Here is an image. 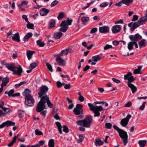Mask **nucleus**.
I'll return each mask as SVG.
<instances>
[{"instance_id":"1","label":"nucleus","mask_w":147,"mask_h":147,"mask_svg":"<svg viewBox=\"0 0 147 147\" xmlns=\"http://www.w3.org/2000/svg\"><path fill=\"white\" fill-rule=\"evenodd\" d=\"M92 121L91 116H88L86 117L84 119L79 120L77 121L76 123L78 125L83 126L80 127L79 129L81 131H84L85 130L84 127L86 128L90 127Z\"/></svg>"},{"instance_id":"2","label":"nucleus","mask_w":147,"mask_h":147,"mask_svg":"<svg viewBox=\"0 0 147 147\" xmlns=\"http://www.w3.org/2000/svg\"><path fill=\"white\" fill-rule=\"evenodd\" d=\"M47 103L49 107L52 108L53 107V104H52L49 99V97L40 100L38 103L36 107V111L37 112H40L42 110L46 109L45 104Z\"/></svg>"},{"instance_id":"3","label":"nucleus","mask_w":147,"mask_h":147,"mask_svg":"<svg viewBox=\"0 0 147 147\" xmlns=\"http://www.w3.org/2000/svg\"><path fill=\"white\" fill-rule=\"evenodd\" d=\"M72 22V19H69V17L66 20L63 21L60 25V26L61 27L59 29V31L65 32L69 28L68 26L71 25Z\"/></svg>"},{"instance_id":"4","label":"nucleus","mask_w":147,"mask_h":147,"mask_svg":"<svg viewBox=\"0 0 147 147\" xmlns=\"http://www.w3.org/2000/svg\"><path fill=\"white\" fill-rule=\"evenodd\" d=\"M48 87L45 85H43L40 87V90L38 94L39 95L38 98H41L40 100L45 99L48 97L46 94L49 90Z\"/></svg>"},{"instance_id":"5","label":"nucleus","mask_w":147,"mask_h":147,"mask_svg":"<svg viewBox=\"0 0 147 147\" xmlns=\"http://www.w3.org/2000/svg\"><path fill=\"white\" fill-rule=\"evenodd\" d=\"M9 70L13 71V74L18 76H21L23 72V69L21 66L19 65L18 67H16L14 63H11Z\"/></svg>"},{"instance_id":"6","label":"nucleus","mask_w":147,"mask_h":147,"mask_svg":"<svg viewBox=\"0 0 147 147\" xmlns=\"http://www.w3.org/2000/svg\"><path fill=\"white\" fill-rule=\"evenodd\" d=\"M119 136L123 142L124 146H125L128 142V136L127 132L124 130L122 129L119 132Z\"/></svg>"},{"instance_id":"7","label":"nucleus","mask_w":147,"mask_h":147,"mask_svg":"<svg viewBox=\"0 0 147 147\" xmlns=\"http://www.w3.org/2000/svg\"><path fill=\"white\" fill-rule=\"evenodd\" d=\"M135 79V78L133 76H131L128 79L127 82L128 86L131 89L132 93H134L137 90V88L134 84L131 83V82L134 81Z\"/></svg>"},{"instance_id":"8","label":"nucleus","mask_w":147,"mask_h":147,"mask_svg":"<svg viewBox=\"0 0 147 147\" xmlns=\"http://www.w3.org/2000/svg\"><path fill=\"white\" fill-rule=\"evenodd\" d=\"M131 115L130 114L127 115L126 117L122 119L120 122L121 125L123 127H126L128 124L129 119L131 117Z\"/></svg>"},{"instance_id":"9","label":"nucleus","mask_w":147,"mask_h":147,"mask_svg":"<svg viewBox=\"0 0 147 147\" xmlns=\"http://www.w3.org/2000/svg\"><path fill=\"white\" fill-rule=\"evenodd\" d=\"M25 103L27 106L31 107L33 105L34 100L32 96L25 98Z\"/></svg>"},{"instance_id":"10","label":"nucleus","mask_w":147,"mask_h":147,"mask_svg":"<svg viewBox=\"0 0 147 147\" xmlns=\"http://www.w3.org/2000/svg\"><path fill=\"white\" fill-rule=\"evenodd\" d=\"M56 61L58 64L60 66H64L66 63L65 60L62 59L60 57H57L56 59Z\"/></svg>"},{"instance_id":"11","label":"nucleus","mask_w":147,"mask_h":147,"mask_svg":"<svg viewBox=\"0 0 147 147\" xmlns=\"http://www.w3.org/2000/svg\"><path fill=\"white\" fill-rule=\"evenodd\" d=\"M129 38L131 41H138L142 38V36L138 34H137L134 35L129 36Z\"/></svg>"},{"instance_id":"12","label":"nucleus","mask_w":147,"mask_h":147,"mask_svg":"<svg viewBox=\"0 0 147 147\" xmlns=\"http://www.w3.org/2000/svg\"><path fill=\"white\" fill-rule=\"evenodd\" d=\"M99 29L100 32L101 33H107L109 31V28L107 26L100 27Z\"/></svg>"},{"instance_id":"13","label":"nucleus","mask_w":147,"mask_h":147,"mask_svg":"<svg viewBox=\"0 0 147 147\" xmlns=\"http://www.w3.org/2000/svg\"><path fill=\"white\" fill-rule=\"evenodd\" d=\"M121 26L119 25H116L112 27V30L113 33H117L119 32L121 30Z\"/></svg>"},{"instance_id":"14","label":"nucleus","mask_w":147,"mask_h":147,"mask_svg":"<svg viewBox=\"0 0 147 147\" xmlns=\"http://www.w3.org/2000/svg\"><path fill=\"white\" fill-rule=\"evenodd\" d=\"M50 10L45 8H42L40 11V14L41 16H44L47 15L50 11Z\"/></svg>"},{"instance_id":"15","label":"nucleus","mask_w":147,"mask_h":147,"mask_svg":"<svg viewBox=\"0 0 147 147\" xmlns=\"http://www.w3.org/2000/svg\"><path fill=\"white\" fill-rule=\"evenodd\" d=\"M30 90L28 88L26 89L24 91L23 93V95L25 97V98H27L32 96L30 94Z\"/></svg>"},{"instance_id":"16","label":"nucleus","mask_w":147,"mask_h":147,"mask_svg":"<svg viewBox=\"0 0 147 147\" xmlns=\"http://www.w3.org/2000/svg\"><path fill=\"white\" fill-rule=\"evenodd\" d=\"M9 79L7 77H5L2 80L1 85V87L3 88V87L5 86L9 81Z\"/></svg>"},{"instance_id":"17","label":"nucleus","mask_w":147,"mask_h":147,"mask_svg":"<svg viewBox=\"0 0 147 147\" xmlns=\"http://www.w3.org/2000/svg\"><path fill=\"white\" fill-rule=\"evenodd\" d=\"M12 39L14 41L18 42H20V36L18 32H17L14 34L12 37Z\"/></svg>"},{"instance_id":"18","label":"nucleus","mask_w":147,"mask_h":147,"mask_svg":"<svg viewBox=\"0 0 147 147\" xmlns=\"http://www.w3.org/2000/svg\"><path fill=\"white\" fill-rule=\"evenodd\" d=\"M71 51V49H66L65 50H62L60 53V55L61 56H62L64 55H67L68 53H70Z\"/></svg>"},{"instance_id":"19","label":"nucleus","mask_w":147,"mask_h":147,"mask_svg":"<svg viewBox=\"0 0 147 147\" xmlns=\"http://www.w3.org/2000/svg\"><path fill=\"white\" fill-rule=\"evenodd\" d=\"M147 21V19L146 17L144 16L141 17L138 21L140 25L145 24Z\"/></svg>"},{"instance_id":"20","label":"nucleus","mask_w":147,"mask_h":147,"mask_svg":"<svg viewBox=\"0 0 147 147\" xmlns=\"http://www.w3.org/2000/svg\"><path fill=\"white\" fill-rule=\"evenodd\" d=\"M35 52L34 51L27 50L26 52V55L29 60H30L32 58L33 54Z\"/></svg>"},{"instance_id":"21","label":"nucleus","mask_w":147,"mask_h":147,"mask_svg":"<svg viewBox=\"0 0 147 147\" xmlns=\"http://www.w3.org/2000/svg\"><path fill=\"white\" fill-rule=\"evenodd\" d=\"M103 142L99 138H98L95 140V144L96 146H101L103 144Z\"/></svg>"},{"instance_id":"22","label":"nucleus","mask_w":147,"mask_h":147,"mask_svg":"<svg viewBox=\"0 0 147 147\" xmlns=\"http://www.w3.org/2000/svg\"><path fill=\"white\" fill-rule=\"evenodd\" d=\"M91 59L92 61L97 62L101 60V57H100L99 55H97L92 57Z\"/></svg>"},{"instance_id":"23","label":"nucleus","mask_w":147,"mask_h":147,"mask_svg":"<svg viewBox=\"0 0 147 147\" xmlns=\"http://www.w3.org/2000/svg\"><path fill=\"white\" fill-rule=\"evenodd\" d=\"M89 20V18L87 17L83 16L81 18V20L83 24L86 25V22H87Z\"/></svg>"},{"instance_id":"24","label":"nucleus","mask_w":147,"mask_h":147,"mask_svg":"<svg viewBox=\"0 0 147 147\" xmlns=\"http://www.w3.org/2000/svg\"><path fill=\"white\" fill-rule=\"evenodd\" d=\"M140 25V24H139L138 21L137 22L134 23L131 28V30L132 31H133L136 28L138 27Z\"/></svg>"},{"instance_id":"25","label":"nucleus","mask_w":147,"mask_h":147,"mask_svg":"<svg viewBox=\"0 0 147 147\" xmlns=\"http://www.w3.org/2000/svg\"><path fill=\"white\" fill-rule=\"evenodd\" d=\"M142 67V66L138 67L137 69H136L134 70V73L135 74H141L142 73L141 69Z\"/></svg>"},{"instance_id":"26","label":"nucleus","mask_w":147,"mask_h":147,"mask_svg":"<svg viewBox=\"0 0 147 147\" xmlns=\"http://www.w3.org/2000/svg\"><path fill=\"white\" fill-rule=\"evenodd\" d=\"M55 124L58 127V129L60 134H62L63 132L62 130V126L61 123L59 122H56Z\"/></svg>"},{"instance_id":"27","label":"nucleus","mask_w":147,"mask_h":147,"mask_svg":"<svg viewBox=\"0 0 147 147\" xmlns=\"http://www.w3.org/2000/svg\"><path fill=\"white\" fill-rule=\"evenodd\" d=\"M32 36V34L31 32H28L26 35H25L24 38V42L27 41Z\"/></svg>"},{"instance_id":"28","label":"nucleus","mask_w":147,"mask_h":147,"mask_svg":"<svg viewBox=\"0 0 147 147\" xmlns=\"http://www.w3.org/2000/svg\"><path fill=\"white\" fill-rule=\"evenodd\" d=\"M18 136V135L17 136H15L13 138L12 141L8 145V146L9 147L11 146L13 144L16 142V140Z\"/></svg>"},{"instance_id":"29","label":"nucleus","mask_w":147,"mask_h":147,"mask_svg":"<svg viewBox=\"0 0 147 147\" xmlns=\"http://www.w3.org/2000/svg\"><path fill=\"white\" fill-rule=\"evenodd\" d=\"M147 143L146 140H140L138 141L140 147H144Z\"/></svg>"},{"instance_id":"30","label":"nucleus","mask_w":147,"mask_h":147,"mask_svg":"<svg viewBox=\"0 0 147 147\" xmlns=\"http://www.w3.org/2000/svg\"><path fill=\"white\" fill-rule=\"evenodd\" d=\"M62 35L63 33L61 32H56L54 34V37L56 39H59L62 36Z\"/></svg>"},{"instance_id":"31","label":"nucleus","mask_w":147,"mask_h":147,"mask_svg":"<svg viewBox=\"0 0 147 147\" xmlns=\"http://www.w3.org/2000/svg\"><path fill=\"white\" fill-rule=\"evenodd\" d=\"M73 112L76 115H79L83 113L82 110H80L77 108H74L73 110Z\"/></svg>"},{"instance_id":"32","label":"nucleus","mask_w":147,"mask_h":147,"mask_svg":"<svg viewBox=\"0 0 147 147\" xmlns=\"http://www.w3.org/2000/svg\"><path fill=\"white\" fill-rule=\"evenodd\" d=\"M78 137L79 138L77 140V142L78 143H80L83 140L85 136L84 134H80L78 135Z\"/></svg>"},{"instance_id":"33","label":"nucleus","mask_w":147,"mask_h":147,"mask_svg":"<svg viewBox=\"0 0 147 147\" xmlns=\"http://www.w3.org/2000/svg\"><path fill=\"white\" fill-rule=\"evenodd\" d=\"M134 0H122L123 3L128 6L131 3H133Z\"/></svg>"},{"instance_id":"34","label":"nucleus","mask_w":147,"mask_h":147,"mask_svg":"<svg viewBox=\"0 0 147 147\" xmlns=\"http://www.w3.org/2000/svg\"><path fill=\"white\" fill-rule=\"evenodd\" d=\"M14 91V89H11L8 91H7L5 92V94H8L9 96H12L13 95V93Z\"/></svg>"},{"instance_id":"35","label":"nucleus","mask_w":147,"mask_h":147,"mask_svg":"<svg viewBox=\"0 0 147 147\" xmlns=\"http://www.w3.org/2000/svg\"><path fill=\"white\" fill-rule=\"evenodd\" d=\"M49 147H54L55 142L53 139H50L48 142V144Z\"/></svg>"},{"instance_id":"36","label":"nucleus","mask_w":147,"mask_h":147,"mask_svg":"<svg viewBox=\"0 0 147 147\" xmlns=\"http://www.w3.org/2000/svg\"><path fill=\"white\" fill-rule=\"evenodd\" d=\"M55 20L53 19H52L49 22V28L51 29L53 27H54L55 26Z\"/></svg>"},{"instance_id":"37","label":"nucleus","mask_w":147,"mask_h":147,"mask_svg":"<svg viewBox=\"0 0 147 147\" xmlns=\"http://www.w3.org/2000/svg\"><path fill=\"white\" fill-rule=\"evenodd\" d=\"M5 122L6 127L14 126L15 124V122L9 120L6 121Z\"/></svg>"},{"instance_id":"38","label":"nucleus","mask_w":147,"mask_h":147,"mask_svg":"<svg viewBox=\"0 0 147 147\" xmlns=\"http://www.w3.org/2000/svg\"><path fill=\"white\" fill-rule=\"evenodd\" d=\"M27 82L24 81L20 82L19 84H16L15 85V88L17 89L19 88L21 86L26 84Z\"/></svg>"},{"instance_id":"39","label":"nucleus","mask_w":147,"mask_h":147,"mask_svg":"<svg viewBox=\"0 0 147 147\" xmlns=\"http://www.w3.org/2000/svg\"><path fill=\"white\" fill-rule=\"evenodd\" d=\"M147 41L145 39H142L139 42V46H146L147 45Z\"/></svg>"},{"instance_id":"40","label":"nucleus","mask_w":147,"mask_h":147,"mask_svg":"<svg viewBox=\"0 0 147 147\" xmlns=\"http://www.w3.org/2000/svg\"><path fill=\"white\" fill-rule=\"evenodd\" d=\"M27 23L28 24L26 25V26L28 28L32 29H34V24H33L30 23L29 21L27 22Z\"/></svg>"},{"instance_id":"41","label":"nucleus","mask_w":147,"mask_h":147,"mask_svg":"<svg viewBox=\"0 0 147 147\" xmlns=\"http://www.w3.org/2000/svg\"><path fill=\"white\" fill-rule=\"evenodd\" d=\"M132 74L131 72H128L127 74L124 75V80H128L129 78L132 75Z\"/></svg>"},{"instance_id":"42","label":"nucleus","mask_w":147,"mask_h":147,"mask_svg":"<svg viewBox=\"0 0 147 147\" xmlns=\"http://www.w3.org/2000/svg\"><path fill=\"white\" fill-rule=\"evenodd\" d=\"M2 65H5L6 67L9 70L11 64H9L5 62L4 61H2L1 62Z\"/></svg>"},{"instance_id":"43","label":"nucleus","mask_w":147,"mask_h":147,"mask_svg":"<svg viewBox=\"0 0 147 147\" xmlns=\"http://www.w3.org/2000/svg\"><path fill=\"white\" fill-rule=\"evenodd\" d=\"M2 109L4 111V113L5 114V115L9 113L11 111V109L9 108L3 107Z\"/></svg>"},{"instance_id":"44","label":"nucleus","mask_w":147,"mask_h":147,"mask_svg":"<svg viewBox=\"0 0 147 147\" xmlns=\"http://www.w3.org/2000/svg\"><path fill=\"white\" fill-rule=\"evenodd\" d=\"M88 105L90 108V110L93 111L95 110V106H94L91 103H88Z\"/></svg>"},{"instance_id":"45","label":"nucleus","mask_w":147,"mask_h":147,"mask_svg":"<svg viewBox=\"0 0 147 147\" xmlns=\"http://www.w3.org/2000/svg\"><path fill=\"white\" fill-rule=\"evenodd\" d=\"M37 45L39 46H44L45 44L40 39L36 41Z\"/></svg>"},{"instance_id":"46","label":"nucleus","mask_w":147,"mask_h":147,"mask_svg":"<svg viewBox=\"0 0 147 147\" xmlns=\"http://www.w3.org/2000/svg\"><path fill=\"white\" fill-rule=\"evenodd\" d=\"M65 13L63 12H60L58 15L57 18L59 20H60L63 18Z\"/></svg>"},{"instance_id":"47","label":"nucleus","mask_w":147,"mask_h":147,"mask_svg":"<svg viewBox=\"0 0 147 147\" xmlns=\"http://www.w3.org/2000/svg\"><path fill=\"white\" fill-rule=\"evenodd\" d=\"M103 110V109L101 106H96L95 110L98 112L101 111Z\"/></svg>"},{"instance_id":"48","label":"nucleus","mask_w":147,"mask_h":147,"mask_svg":"<svg viewBox=\"0 0 147 147\" xmlns=\"http://www.w3.org/2000/svg\"><path fill=\"white\" fill-rule=\"evenodd\" d=\"M46 65L47 67V68L48 70L51 72H53V69H52V67L51 65L48 63H46Z\"/></svg>"},{"instance_id":"49","label":"nucleus","mask_w":147,"mask_h":147,"mask_svg":"<svg viewBox=\"0 0 147 147\" xmlns=\"http://www.w3.org/2000/svg\"><path fill=\"white\" fill-rule=\"evenodd\" d=\"M109 3L107 2H104L103 3H101L100 5V6L101 7H104L107 6L109 5Z\"/></svg>"},{"instance_id":"50","label":"nucleus","mask_w":147,"mask_h":147,"mask_svg":"<svg viewBox=\"0 0 147 147\" xmlns=\"http://www.w3.org/2000/svg\"><path fill=\"white\" fill-rule=\"evenodd\" d=\"M37 65V63H36L34 62L30 64V67L32 70L34 69Z\"/></svg>"},{"instance_id":"51","label":"nucleus","mask_w":147,"mask_h":147,"mask_svg":"<svg viewBox=\"0 0 147 147\" xmlns=\"http://www.w3.org/2000/svg\"><path fill=\"white\" fill-rule=\"evenodd\" d=\"M134 45L135 46H138V44L135 41H132L129 42L128 44V46H133Z\"/></svg>"},{"instance_id":"52","label":"nucleus","mask_w":147,"mask_h":147,"mask_svg":"<svg viewBox=\"0 0 147 147\" xmlns=\"http://www.w3.org/2000/svg\"><path fill=\"white\" fill-rule=\"evenodd\" d=\"M146 102H144L142 105L140 106L139 109L141 111H143L145 108Z\"/></svg>"},{"instance_id":"53","label":"nucleus","mask_w":147,"mask_h":147,"mask_svg":"<svg viewBox=\"0 0 147 147\" xmlns=\"http://www.w3.org/2000/svg\"><path fill=\"white\" fill-rule=\"evenodd\" d=\"M57 84L58 88H60L65 84L64 83H62L58 81L57 82Z\"/></svg>"},{"instance_id":"54","label":"nucleus","mask_w":147,"mask_h":147,"mask_svg":"<svg viewBox=\"0 0 147 147\" xmlns=\"http://www.w3.org/2000/svg\"><path fill=\"white\" fill-rule=\"evenodd\" d=\"M63 131L66 133L69 132L68 128L65 125H64L63 126Z\"/></svg>"},{"instance_id":"55","label":"nucleus","mask_w":147,"mask_h":147,"mask_svg":"<svg viewBox=\"0 0 147 147\" xmlns=\"http://www.w3.org/2000/svg\"><path fill=\"white\" fill-rule=\"evenodd\" d=\"M35 134L36 135H43L42 132L41 131H39L38 129H36L35 130Z\"/></svg>"},{"instance_id":"56","label":"nucleus","mask_w":147,"mask_h":147,"mask_svg":"<svg viewBox=\"0 0 147 147\" xmlns=\"http://www.w3.org/2000/svg\"><path fill=\"white\" fill-rule=\"evenodd\" d=\"M58 1L57 0H55L53 1L51 4V7H53L55 5H56L57 4H58Z\"/></svg>"},{"instance_id":"57","label":"nucleus","mask_w":147,"mask_h":147,"mask_svg":"<svg viewBox=\"0 0 147 147\" xmlns=\"http://www.w3.org/2000/svg\"><path fill=\"white\" fill-rule=\"evenodd\" d=\"M93 112L94 113V117L99 116L100 115V113L99 112L95 110Z\"/></svg>"},{"instance_id":"58","label":"nucleus","mask_w":147,"mask_h":147,"mask_svg":"<svg viewBox=\"0 0 147 147\" xmlns=\"http://www.w3.org/2000/svg\"><path fill=\"white\" fill-rule=\"evenodd\" d=\"M105 127L107 129H110L112 127V124L110 123H106L105 124Z\"/></svg>"},{"instance_id":"59","label":"nucleus","mask_w":147,"mask_h":147,"mask_svg":"<svg viewBox=\"0 0 147 147\" xmlns=\"http://www.w3.org/2000/svg\"><path fill=\"white\" fill-rule=\"evenodd\" d=\"M132 105V103L131 102L129 101L127 104H125L124 105V107H130Z\"/></svg>"},{"instance_id":"60","label":"nucleus","mask_w":147,"mask_h":147,"mask_svg":"<svg viewBox=\"0 0 147 147\" xmlns=\"http://www.w3.org/2000/svg\"><path fill=\"white\" fill-rule=\"evenodd\" d=\"M113 127L115 130L117 131L118 133L120 131L122 130V129H120L118 127L115 125H113Z\"/></svg>"},{"instance_id":"61","label":"nucleus","mask_w":147,"mask_h":147,"mask_svg":"<svg viewBox=\"0 0 147 147\" xmlns=\"http://www.w3.org/2000/svg\"><path fill=\"white\" fill-rule=\"evenodd\" d=\"M97 29L96 28H92L90 30V33L91 34L94 33L95 32H97Z\"/></svg>"},{"instance_id":"62","label":"nucleus","mask_w":147,"mask_h":147,"mask_svg":"<svg viewBox=\"0 0 147 147\" xmlns=\"http://www.w3.org/2000/svg\"><path fill=\"white\" fill-rule=\"evenodd\" d=\"M82 107L83 106L82 105L80 104H78L76 105L75 108H77L79 110H81L82 108Z\"/></svg>"},{"instance_id":"63","label":"nucleus","mask_w":147,"mask_h":147,"mask_svg":"<svg viewBox=\"0 0 147 147\" xmlns=\"http://www.w3.org/2000/svg\"><path fill=\"white\" fill-rule=\"evenodd\" d=\"M138 19V16L137 15H134L133 16V18L132 20V21H135L137 20Z\"/></svg>"},{"instance_id":"64","label":"nucleus","mask_w":147,"mask_h":147,"mask_svg":"<svg viewBox=\"0 0 147 147\" xmlns=\"http://www.w3.org/2000/svg\"><path fill=\"white\" fill-rule=\"evenodd\" d=\"M26 147H39V145L38 144H36L35 145L30 146V145H27L26 146Z\"/></svg>"}]
</instances>
